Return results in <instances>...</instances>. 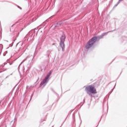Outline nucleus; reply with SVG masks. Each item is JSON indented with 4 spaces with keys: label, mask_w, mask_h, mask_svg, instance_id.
<instances>
[{
    "label": "nucleus",
    "mask_w": 127,
    "mask_h": 127,
    "mask_svg": "<svg viewBox=\"0 0 127 127\" xmlns=\"http://www.w3.org/2000/svg\"><path fill=\"white\" fill-rule=\"evenodd\" d=\"M53 45H54V44H53Z\"/></svg>",
    "instance_id": "39448f33"
},
{
    "label": "nucleus",
    "mask_w": 127,
    "mask_h": 127,
    "mask_svg": "<svg viewBox=\"0 0 127 127\" xmlns=\"http://www.w3.org/2000/svg\"><path fill=\"white\" fill-rule=\"evenodd\" d=\"M64 41H65V36H62L61 38V43L60 46L62 47V48H64Z\"/></svg>",
    "instance_id": "7ed1b4c3"
},
{
    "label": "nucleus",
    "mask_w": 127,
    "mask_h": 127,
    "mask_svg": "<svg viewBox=\"0 0 127 127\" xmlns=\"http://www.w3.org/2000/svg\"><path fill=\"white\" fill-rule=\"evenodd\" d=\"M85 91L88 95L91 94H97V89L93 85H88L85 87Z\"/></svg>",
    "instance_id": "f257e3e1"
},
{
    "label": "nucleus",
    "mask_w": 127,
    "mask_h": 127,
    "mask_svg": "<svg viewBox=\"0 0 127 127\" xmlns=\"http://www.w3.org/2000/svg\"><path fill=\"white\" fill-rule=\"evenodd\" d=\"M48 78H49V75H48L47 77L43 80V84H45V83L47 82V80H48Z\"/></svg>",
    "instance_id": "20e7f679"
},
{
    "label": "nucleus",
    "mask_w": 127,
    "mask_h": 127,
    "mask_svg": "<svg viewBox=\"0 0 127 127\" xmlns=\"http://www.w3.org/2000/svg\"><path fill=\"white\" fill-rule=\"evenodd\" d=\"M97 39H98L97 37H94L89 40V41L86 43V45H85L86 49H90V48L93 47V46L94 44H95L96 41H97Z\"/></svg>",
    "instance_id": "f03ea898"
}]
</instances>
